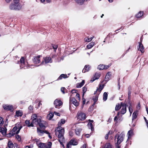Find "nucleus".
Masks as SVG:
<instances>
[{
  "instance_id": "nucleus-1",
  "label": "nucleus",
  "mask_w": 148,
  "mask_h": 148,
  "mask_svg": "<svg viewBox=\"0 0 148 148\" xmlns=\"http://www.w3.org/2000/svg\"><path fill=\"white\" fill-rule=\"evenodd\" d=\"M56 134L59 138V141L61 144H62L64 140L63 135L64 133V129L61 126H59L55 130Z\"/></svg>"
},
{
  "instance_id": "nucleus-2",
  "label": "nucleus",
  "mask_w": 148,
  "mask_h": 148,
  "mask_svg": "<svg viewBox=\"0 0 148 148\" xmlns=\"http://www.w3.org/2000/svg\"><path fill=\"white\" fill-rule=\"evenodd\" d=\"M9 8L11 10H18L21 9L22 5L19 0H13V2L10 4Z\"/></svg>"
},
{
  "instance_id": "nucleus-3",
  "label": "nucleus",
  "mask_w": 148,
  "mask_h": 148,
  "mask_svg": "<svg viewBox=\"0 0 148 148\" xmlns=\"http://www.w3.org/2000/svg\"><path fill=\"white\" fill-rule=\"evenodd\" d=\"M22 127V126L21 124L18 123H16L15 126L13 127L12 130L10 132L9 134V136L11 137L15 134H18L19 132Z\"/></svg>"
},
{
  "instance_id": "nucleus-4",
  "label": "nucleus",
  "mask_w": 148,
  "mask_h": 148,
  "mask_svg": "<svg viewBox=\"0 0 148 148\" xmlns=\"http://www.w3.org/2000/svg\"><path fill=\"white\" fill-rule=\"evenodd\" d=\"M124 137L125 134L123 133H121L120 134H116L114 137L115 141L116 142V143L121 144L123 141Z\"/></svg>"
},
{
  "instance_id": "nucleus-5",
  "label": "nucleus",
  "mask_w": 148,
  "mask_h": 148,
  "mask_svg": "<svg viewBox=\"0 0 148 148\" xmlns=\"http://www.w3.org/2000/svg\"><path fill=\"white\" fill-rule=\"evenodd\" d=\"M20 63L21 65L20 67L21 69L24 68H27L29 66L28 65V62H25V59L23 57H22L20 59Z\"/></svg>"
},
{
  "instance_id": "nucleus-6",
  "label": "nucleus",
  "mask_w": 148,
  "mask_h": 148,
  "mask_svg": "<svg viewBox=\"0 0 148 148\" xmlns=\"http://www.w3.org/2000/svg\"><path fill=\"white\" fill-rule=\"evenodd\" d=\"M52 60L50 57L47 56L44 58V60L42 61L40 64H45L48 63H51Z\"/></svg>"
},
{
  "instance_id": "nucleus-7",
  "label": "nucleus",
  "mask_w": 148,
  "mask_h": 148,
  "mask_svg": "<svg viewBox=\"0 0 148 148\" xmlns=\"http://www.w3.org/2000/svg\"><path fill=\"white\" fill-rule=\"evenodd\" d=\"M33 60L34 63L35 64L36 66H39L40 65H38V64L41 62L40 56H38L35 57H34Z\"/></svg>"
},
{
  "instance_id": "nucleus-8",
  "label": "nucleus",
  "mask_w": 148,
  "mask_h": 148,
  "mask_svg": "<svg viewBox=\"0 0 148 148\" xmlns=\"http://www.w3.org/2000/svg\"><path fill=\"white\" fill-rule=\"evenodd\" d=\"M70 103H72L75 106H78L79 104V102L74 97L70 98Z\"/></svg>"
},
{
  "instance_id": "nucleus-9",
  "label": "nucleus",
  "mask_w": 148,
  "mask_h": 148,
  "mask_svg": "<svg viewBox=\"0 0 148 148\" xmlns=\"http://www.w3.org/2000/svg\"><path fill=\"white\" fill-rule=\"evenodd\" d=\"M86 118V114L83 112H80L78 113L77 119L81 121H83Z\"/></svg>"
},
{
  "instance_id": "nucleus-10",
  "label": "nucleus",
  "mask_w": 148,
  "mask_h": 148,
  "mask_svg": "<svg viewBox=\"0 0 148 148\" xmlns=\"http://www.w3.org/2000/svg\"><path fill=\"white\" fill-rule=\"evenodd\" d=\"M54 104L56 108H59V106L62 105V103L60 100L59 99H56L54 101Z\"/></svg>"
},
{
  "instance_id": "nucleus-11",
  "label": "nucleus",
  "mask_w": 148,
  "mask_h": 148,
  "mask_svg": "<svg viewBox=\"0 0 148 148\" xmlns=\"http://www.w3.org/2000/svg\"><path fill=\"white\" fill-rule=\"evenodd\" d=\"M142 40L141 39H140V42H139L138 47V50L140 51L141 53H143L144 52V48L143 44L142 43Z\"/></svg>"
},
{
  "instance_id": "nucleus-12",
  "label": "nucleus",
  "mask_w": 148,
  "mask_h": 148,
  "mask_svg": "<svg viewBox=\"0 0 148 148\" xmlns=\"http://www.w3.org/2000/svg\"><path fill=\"white\" fill-rule=\"evenodd\" d=\"M3 107L5 110L13 111V107L12 105L8 104H4L3 106Z\"/></svg>"
},
{
  "instance_id": "nucleus-13",
  "label": "nucleus",
  "mask_w": 148,
  "mask_h": 148,
  "mask_svg": "<svg viewBox=\"0 0 148 148\" xmlns=\"http://www.w3.org/2000/svg\"><path fill=\"white\" fill-rule=\"evenodd\" d=\"M122 108L121 110V114H123L126 112V105L123 103H121Z\"/></svg>"
},
{
  "instance_id": "nucleus-14",
  "label": "nucleus",
  "mask_w": 148,
  "mask_h": 148,
  "mask_svg": "<svg viewBox=\"0 0 148 148\" xmlns=\"http://www.w3.org/2000/svg\"><path fill=\"white\" fill-rule=\"evenodd\" d=\"M112 74L111 72H108L106 75L104 80L106 82H108L110 79H111Z\"/></svg>"
},
{
  "instance_id": "nucleus-15",
  "label": "nucleus",
  "mask_w": 148,
  "mask_h": 148,
  "mask_svg": "<svg viewBox=\"0 0 148 148\" xmlns=\"http://www.w3.org/2000/svg\"><path fill=\"white\" fill-rule=\"evenodd\" d=\"M46 124L47 123L45 121L41 120L38 125L41 128H44L45 127Z\"/></svg>"
},
{
  "instance_id": "nucleus-16",
  "label": "nucleus",
  "mask_w": 148,
  "mask_h": 148,
  "mask_svg": "<svg viewBox=\"0 0 148 148\" xmlns=\"http://www.w3.org/2000/svg\"><path fill=\"white\" fill-rule=\"evenodd\" d=\"M41 119L40 117L38 118L37 119L32 120L33 124L37 125L39 124L40 122V121Z\"/></svg>"
},
{
  "instance_id": "nucleus-17",
  "label": "nucleus",
  "mask_w": 148,
  "mask_h": 148,
  "mask_svg": "<svg viewBox=\"0 0 148 148\" xmlns=\"http://www.w3.org/2000/svg\"><path fill=\"white\" fill-rule=\"evenodd\" d=\"M88 121H89V122L88 124V127L89 129H91V131H93L94 130V128L92 126V123L93 122V121L90 119H89Z\"/></svg>"
},
{
  "instance_id": "nucleus-18",
  "label": "nucleus",
  "mask_w": 148,
  "mask_h": 148,
  "mask_svg": "<svg viewBox=\"0 0 148 148\" xmlns=\"http://www.w3.org/2000/svg\"><path fill=\"white\" fill-rule=\"evenodd\" d=\"M90 66L89 65H86L83 69L82 72L83 73H85L86 72L89 71L90 69Z\"/></svg>"
},
{
  "instance_id": "nucleus-19",
  "label": "nucleus",
  "mask_w": 148,
  "mask_h": 148,
  "mask_svg": "<svg viewBox=\"0 0 148 148\" xmlns=\"http://www.w3.org/2000/svg\"><path fill=\"white\" fill-rule=\"evenodd\" d=\"M127 106L128 107L129 111L130 113V114L131 115L133 112V109L132 106L130 101L128 102Z\"/></svg>"
},
{
  "instance_id": "nucleus-20",
  "label": "nucleus",
  "mask_w": 148,
  "mask_h": 148,
  "mask_svg": "<svg viewBox=\"0 0 148 148\" xmlns=\"http://www.w3.org/2000/svg\"><path fill=\"white\" fill-rule=\"evenodd\" d=\"M133 135V132L132 130H131L129 131L127 134V135L128 136V139L127 140H128V139L131 138Z\"/></svg>"
},
{
  "instance_id": "nucleus-21",
  "label": "nucleus",
  "mask_w": 148,
  "mask_h": 148,
  "mask_svg": "<svg viewBox=\"0 0 148 148\" xmlns=\"http://www.w3.org/2000/svg\"><path fill=\"white\" fill-rule=\"evenodd\" d=\"M37 132L40 135H42V134L44 133L46 134L49 133V132L46 131H43L41 130L40 128H38L37 129Z\"/></svg>"
},
{
  "instance_id": "nucleus-22",
  "label": "nucleus",
  "mask_w": 148,
  "mask_h": 148,
  "mask_svg": "<svg viewBox=\"0 0 148 148\" xmlns=\"http://www.w3.org/2000/svg\"><path fill=\"white\" fill-rule=\"evenodd\" d=\"M7 148H15V146L12 141L9 140L8 143V147Z\"/></svg>"
},
{
  "instance_id": "nucleus-23",
  "label": "nucleus",
  "mask_w": 148,
  "mask_h": 148,
  "mask_svg": "<svg viewBox=\"0 0 148 148\" xmlns=\"http://www.w3.org/2000/svg\"><path fill=\"white\" fill-rule=\"evenodd\" d=\"M100 76V74L99 73H95L93 79H92L91 80V82H93L95 80L98 79L99 78Z\"/></svg>"
},
{
  "instance_id": "nucleus-24",
  "label": "nucleus",
  "mask_w": 148,
  "mask_h": 148,
  "mask_svg": "<svg viewBox=\"0 0 148 148\" xmlns=\"http://www.w3.org/2000/svg\"><path fill=\"white\" fill-rule=\"evenodd\" d=\"M68 144H69L70 145H77V143L76 141L75 140H74L72 139L68 143Z\"/></svg>"
},
{
  "instance_id": "nucleus-25",
  "label": "nucleus",
  "mask_w": 148,
  "mask_h": 148,
  "mask_svg": "<svg viewBox=\"0 0 148 148\" xmlns=\"http://www.w3.org/2000/svg\"><path fill=\"white\" fill-rule=\"evenodd\" d=\"M7 129L5 127H2L0 132L2 133L3 135L5 136L6 135L7 132Z\"/></svg>"
},
{
  "instance_id": "nucleus-26",
  "label": "nucleus",
  "mask_w": 148,
  "mask_h": 148,
  "mask_svg": "<svg viewBox=\"0 0 148 148\" xmlns=\"http://www.w3.org/2000/svg\"><path fill=\"white\" fill-rule=\"evenodd\" d=\"M67 75L66 74H62L58 78V80H60L62 79V78H66L68 77Z\"/></svg>"
},
{
  "instance_id": "nucleus-27",
  "label": "nucleus",
  "mask_w": 148,
  "mask_h": 148,
  "mask_svg": "<svg viewBox=\"0 0 148 148\" xmlns=\"http://www.w3.org/2000/svg\"><path fill=\"white\" fill-rule=\"evenodd\" d=\"M25 123L28 127H33L34 126V125L33 124L32 122L31 123H30V122L29 121L27 120H26L25 121Z\"/></svg>"
},
{
  "instance_id": "nucleus-28",
  "label": "nucleus",
  "mask_w": 148,
  "mask_h": 148,
  "mask_svg": "<svg viewBox=\"0 0 148 148\" xmlns=\"http://www.w3.org/2000/svg\"><path fill=\"white\" fill-rule=\"evenodd\" d=\"M102 148H112V145L110 143H106Z\"/></svg>"
},
{
  "instance_id": "nucleus-29",
  "label": "nucleus",
  "mask_w": 148,
  "mask_h": 148,
  "mask_svg": "<svg viewBox=\"0 0 148 148\" xmlns=\"http://www.w3.org/2000/svg\"><path fill=\"white\" fill-rule=\"evenodd\" d=\"M37 145L40 148H43L46 146V144L45 143L41 142H40Z\"/></svg>"
},
{
  "instance_id": "nucleus-30",
  "label": "nucleus",
  "mask_w": 148,
  "mask_h": 148,
  "mask_svg": "<svg viewBox=\"0 0 148 148\" xmlns=\"http://www.w3.org/2000/svg\"><path fill=\"white\" fill-rule=\"evenodd\" d=\"M82 129L80 128H77L75 130V132L77 136H79Z\"/></svg>"
},
{
  "instance_id": "nucleus-31",
  "label": "nucleus",
  "mask_w": 148,
  "mask_h": 148,
  "mask_svg": "<svg viewBox=\"0 0 148 148\" xmlns=\"http://www.w3.org/2000/svg\"><path fill=\"white\" fill-rule=\"evenodd\" d=\"M84 80H83L81 83L77 84L76 85V87L77 88H81L84 85Z\"/></svg>"
},
{
  "instance_id": "nucleus-32",
  "label": "nucleus",
  "mask_w": 148,
  "mask_h": 148,
  "mask_svg": "<svg viewBox=\"0 0 148 148\" xmlns=\"http://www.w3.org/2000/svg\"><path fill=\"white\" fill-rule=\"evenodd\" d=\"M84 80H83L81 83L77 84L76 85V87L77 88H81L84 85Z\"/></svg>"
},
{
  "instance_id": "nucleus-33",
  "label": "nucleus",
  "mask_w": 148,
  "mask_h": 148,
  "mask_svg": "<svg viewBox=\"0 0 148 148\" xmlns=\"http://www.w3.org/2000/svg\"><path fill=\"white\" fill-rule=\"evenodd\" d=\"M143 12L142 11H140L136 15V17L137 18H140L143 15Z\"/></svg>"
},
{
  "instance_id": "nucleus-34",
  "label": "nucleus",
  "mask_w": 148,
  "mask_h": 148,
  "mask_svg": "<svg viewBox=\"0 0 148 148\" xmlns=\"http://www.w3.org/2000/svg\"><path fill=\"white\" fill-rule=\"evenodd\" d=\"M16 115L17 116H21L23 115V112L21 111L18 110L16 112Z\"/></svg>"
},
{
  "instance_id": "nucleus-35",
  "label": "nucleus",
  "mask_w": 148,
  "mask_h": 148,
  "mask_svg": "<svg viewBox=\"0 0 148 148\" xmlns=\"http://www.w3.org/2000/svg\"><path fill=\"white\" fill-rule=\"evenodd\" d=\"M94 42H91L87 46V47L88 49H91L94 45Z\"/></svg>"
},
{
  "instance_id": "nucleus-36",
  "label": "nucleus",
  "mask_w": 148,
  "mask_h": 148,
  "mask_svg": "<svg viewBox=\"0 0 148 148\" xmlns=\"http://www.w3.org/2000/svg\"><path fill=\"white\" fill-rule=\"evenodd\" d=\"M53 116V113H50L47 116V119L49 120H51L52 119Z\"/></svg>"
},
{
  "instance_id": "nucleus-37",
  "label": "nucleus",
  "mask_w": 148,
  "mask_h": 148,
  "mask_svg": "<svg viewBox=\"0 0 148 148\" xmlns=\"http://www.w3.org/2000/svg\"><path fill=\"white\" fill-rule=\"evenodd\" d=\"M104 86L103 85H100L99 87V88H97L96 92H99V93L104 88Z\"/></svg>"
},
{
  "instance_id": "nucleus-38",
  "label": "nucleus",
  "mask_w": 148,
  "mask_h": 148,
  "mask_svg": "<svg viewBox=\"0 0 148 148\" xmlns=\"http://www.w3.org/2000/svg\"><path fill=\"white\" fill-rule=\"evenodd\" d=\"M138 112V111H136L133 112L132 115V119H134L136 118L137 116Z\"/></svg>"
},
{
  "instance_id": "nucleus-39",
  "label": "nucleus",
  "mask_w": 148,
  "mask_h": 148,
  "mask_svg": "<svg viewBox=\"0 0 148 148\" xmlns=\"http://www.w3.org/2000/svg\"><path fill=\"white\" fill-rule=\"evenodd\" d=\"M94 38V36H93L92 37H91L90 38H85L84 39L85 41L86 42H89L90 41H91L92 39L93 38Z\"/></svg>"
},
{
  "instance_id": "nucleus-40",
  "label": "nucleus",
  "mask_w": 148,
  "mask_h": 148,
  "mask_svg": "<svg viewBox=\"0 0 148 148\" xmlns=\"http://www.w3.org/2000/svg\"><path fill=\"white\" fill-rule=\"evenodd\" d=\"M98 99V96L96 95L95 96L93 97V100L94 101L93 105H94L95 104L96 102L97 101Z\"/></svg>"
},
{
  "instance_id": "nucleus-41",
  "label": "nucleus",
  "mask_w": 148,
  "mask_h": 148,
  "mask_svg": "<svg viewBox=\"0 0 148 148\" xmlns=\"http://www.w3.org/2000/svg\"><path fill=\"white\" fill-rule=\"evenodd\" d=\"M108 94L106 92H104L103 94V100L104 101H106L107 99Z\"/></svg>"
},
{
  "instance_id": "nucleus-42",
  "label": "nucleus",
  "mask_w": 148,
  "mask_h": 148,
  "mask_svg": "<svg viewBox=\"0 0 148 148\" xmlns=\"http://www.w3.org/2000/svg\"><path fill=\"white\" fill-rule=\"evenodd\" d=\"M65 123V120L64 119H62L61 120L60 122H59L58 123V125L59 126L61 125L62 124H64Z\"/></svg>"
},
{
  "instance_id": "nucleus-43",
  "label": "nucleus",
  "mask_w": 148,
  "mask_h": 148,
  "mask_svg": "<svg viewBox=\"0 0 148 148\" xmlns=\"http://www.w3.org/2000/svg\"><path fill=\"white\" fill-rule=\"evenodd\" d=\"M98 69L99 70H102L104 69V65H100L98 66L97 67Z\"/></svg>"
},
{
  "instance_id": "nucleus-44",
  "label": "nucleus",
  "mask_w": 148,
  "mask_h": 148,
  "mask_svg": "<svg viewBox=\"0 0 148 148\" xmlns=\"http://www.w3.org/2000/svg\"><path fill=\"white\" fill-rule=\"evenodd\" d=\"M121 105L119 104H118L117 106H116L115 107V110H118L121 107Z\"/></svg>"
},
{
  "instance_id": "nucleus-45",
  "label": "nucleus",
  "mask_w": 148,
  "mask_h": 148,
  "mask_svg": "<svg viewBox=\"0 0 148 148\" xmlns=\"http://www.w3.org/2000/svg\"><path fill=\"white\" fill-rule=\"evenodd\" d=\"M38 117H37V115L36 114H33L31 116V118L32 120L37 119Z\"/></svg>"
},
{
  "instance_id": "nucleus-46",
  "label": "nucleus",
  "mask_w": 148,
  "mask_h": 148,
  "mask_svg": "<svg viewBox=\"0 0 148 148\" xmlns=\"http://www.w3.org/2000/svg\"><path fill=\"white\" fill-rule=\"evenodd\" d=\"M40 1L42 3H49L51 2V0H40Z\"/></svg>"
},
{
  "instance_id": "nucleus-47",
  "label": "nucleus",
  "mask_w": 148,
  "mask_h": 148,
  "mask_svg": "<svg viewBox=\"0 0 148 148\" xmlns=\"http://www.w3.org/2000/svg\"><path fill=\"white\" fill-rule=\"evenodd\" d=\"M137 110L138 111V110H139L140 108V103H138L137 104V105L136 107Z\"/></svg>"
},
{
  "instance_id": "nucleus-48",
  "label": "nucleus",
  "mask_w": 148,
  "mask_h": 148,
  "mask_svg": "<svg viewBox=\"0 0 148 148\" xmlns=\"http://www.w3.org/2000/svg\"><path fill=\"white\" fill-rule=\"evenodd\" d=\"M3 119L2 117H0V125H2L3 124Z\"/></svg>"
},
{
  "instance_id": "nucleus-49",
  "label": "nucleus",
  "mask_w": 148,
  "mask_h": 148,
  "mask_svg": "<svg viewBox=\"0 0 148 148\" xmlns=\"http://www.w3.org/2000/svg\"><path fill=\"white\" fill-rule=\"evenodd\" d=\"M87 90V88L86 87H84L83 88L82 91L83 92V96H84V93L86 92Z\"/></svg>"
},
{
  "instance_id": "nucleus-50",
  "label": "nucleus",
  "mask_w": 148,
  "mask_h": 148,
  "mask_svg": "<svg viewBox=\"0 0 148 148\" xmlns=\"http://www.w3.org/2000/svg\"><path fill=\"white\" fill-rule=\"evenodd\" d=\"M53 48L54 49V51L56 52V49L58 48V46L57 45H53Z\"/></svg>"
},
{
  "instance_id": "nucleus-51",
  "label": "nucleus",
  "mask_w": 148,
  "mask_h": 148,
  "mask_svg": "<svg viewBox=\"0 0 148 148\" xmlns=\"http://www.w3.org/2000/svg\"><path fill=\"white\" fill-rule=\"evenodd\" d=\"M76 97H77V99H78V100L79 101H80V98L79 97V95L77 93V92L76 93Z\"/></svg>"
},
{
  "instance_id": "nucleus-52",
  "label": "nucleus",
  "mask_w": 148,
  "mask_h": 148,
  "mask_svg": "<svg viewBox=\"0 0 148 148\" xmlns=\"http://www.w3.org/2000/svg\"><path fill=\"white\" fill-rule=\"evenodd\" d=\"M16 137L18 141H20L21 140V138L20 136L18 135H16Z\"/></svg>"
},
{
  "instance_id": "nucleus-53",
  "label": "nucleus",
  "mask_w": 148,
  "mask_h": 148,
  "mask_svg": "<svg viewBox=\"0 0 148 148\" xmlns=\"http://www.w3.org/2000/svg\"><path fill=\"white\" fill-rule=\"evenodd\" d=\"M120 144H118L117 143H115V145L116 148H120L121 146L119 145Z\"/></svg>"
},
{
  "instance_id": "nucleus-54",
  "label": "nucleus",
  "mask_w": 148,
  "mask_h": 148,
  "mask_svg": "<svg viewBox=\"0 0 148 148\" xmlns=\"http://www.w3.org/2000/svg\"><path fill=\"white\" fill-rule=\"evenodd\" d=\"M33 107L32 106H30L28 108L29 110L30 111V112H32V110H33Z\"/></svg>"
},
{
  "instance_id": "nucleus-55",
  "label": "nucleus",
  "mask_w": 148,
  "mask_h": 148,
  "mask_svg": "<svg viewBox=\"0 0 148 148\" xmlns=\"http://www.w3.org/2000/svg\"><path fill=\"white\" fill-rule=\"evenodd\" d=\"M52 145V143L51 142H49L47 143V146H49V148H51Z\"/></svg>"
},
{
  "instance_id": "nucleus-56",
  "label": "nucleus",
  "mask_w": 148,
  "mask_h": 148,
  "mask_svg": "<svg viewBox=\"0 0 148 148\" xmlns=\"http://www.w3.org/2000/svg\"><path fill=\"white\" fill-rule=\"evenodd\" d=\"M34 141L36 142L37 145L40 142L39 140L38 139H35Z\"/></svg>"
},
{
  "instance_id": "nucleus-57",
  "label": "nucleus",
  "mask_w": 148,
  "mask_h": 148,
  "mask_svg": "<svg viewBox=\"0 0 148 148\" xmlns=\"http://www.w3.org/2000/svg\"><path fill=\"white\" fill-rule=\"evenodd\" d=\"M71 92L72 94H73L74 93H76L77 92V90H73L71 91Z\"/></svg>"
},
{
  "instance_id": "nucleus-58",
  "label": "nucleus",
  "mask_w": 148,
  "mask_h": 148,
  "mask_svg": "<svg viewBox=\"0 0 148 148\" xmlns=\"http://www.w3.org/2000/svg\"><path fill=\"white\" fill-rule=\"evenodd\" d=\"M64 89H65V88L64 87L62 88L61 89V91L62 92V93L63 94H64L65 93L64 91Z\"/></svg>"
},
{
  "instance_id": "nucleus-59",
  "label": "nucleus",
  "mask_w": 148,
  "mask_h": 148,
  "mask_svg": "<svg viewBox=\"0 0 148 148\" xmlns=\"http://www.w3.org/2000/svg\"><path fill=\"white\" fill-rule=\"evenodd\" d=\"M86 144H84L80 148H86Z\"/></svg>"
},
{
  "instance_id": "nucleus-60",
  "label": "nucleus",
  "mask_w": 148,
  "mask_h": 148,
  "mask_svg": "<svg viewBox=\"0 0 148 148\" xmlns=\"http://www.w3.org/2000/svg\"><path fill=\"white\" fill-rule=\"evenodd\" d=\"M114 133V132L112 130H110L108 133V134H112Z\"/></svg>"
},
{
  "instance_id": "nucleus-61",
  "label": "nucleus",
  "mask_w": 148,
  "mask_h": 148,
  "mask_svg": "<svg viewBox=\"0 0 148 148\" xmlns=\"http://www.w3.org/2000/svg\"><path fill=\"white\" fill-rule=\"evenodd\" d=\"M109 134H107L105 136V138L106 139H108V135Z\"/></svg>"
},
{
  "instance_id": "nucleus-62",
  "label": "nucleus",
  "mask_w": 148,
  "mask_h": 148,
  "mask_svg": "<svg viewBox=\"0 0 148 148\" xmlns=\"http://www.w3.org/2000/svg\"><path fill=\"white\" fill-rule=\"evenodd\" d=\"M69 135L71 136H72L73 135V133L71 131H70L69 132Z\"/></svg>"
},
{
  "instance_id": "nucleus-63",
  "label": "nucleus",
  "mask_w": 148,
  "mask_h": 148,
  "mask_svg": "<svg viewBox=\"0 0 148 148\" xmlns=\"http://www.w3.org/2000/svg\"><path fill=\"white\" fill-rule=\"evenodd\" d=\"M54 113H55V114L56 115H57V116H60V114L59 113H57V112H54Z\"/></svg>"
},
{
  "instance_id": "nucleus-64",
  "label": "nucleus",
  "mask_w": 148,
  "mask_h": 148,
  "mask_svg": "<svg viewBox=\"0 0 148 148\" xmlns=\"http://www.w3.org/2000/svg\"><path fill=\"white\" fill-rule=\"evenodd\" d=\"M71 145H69V144H68L67 145L66 148H71Z\"/></svg>"
}]
</instances>
